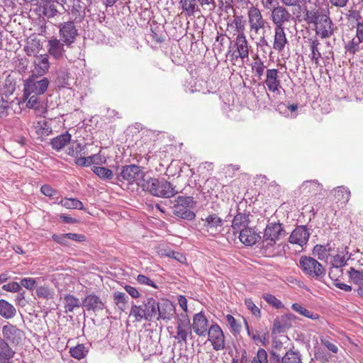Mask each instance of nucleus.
Returning <instances> with one entry per match:
<instances>
[{
    "label": "nucleus",
    "mask_w": 363,
    "mask_h": 363,
    "mask_svg": "<svg viewBox=\"0 0 363 363\" xmlns=\"http://www.w3.org/2000/svg\"><path fill=\"white\" fill-rule=\"evenodd\" d=\"M315 14L314 16L306 15V20L309 23L315 24V33L320 36L321 38H330L334 33L333 24L329 17L328 10L322 9L315 10Z\"/></svg>",
    "instance_id": "f257e3e1"
},
{
    "label": "nucleus",
    "mask_w": 363,
    "mask_h": 363,
    "mask_svg": "<svg viewBox=\"0 0 363 363\" xmlns=\"http://www.w3.org/2000/svg\"><path fill=\"white\" fill-rule=\"evenodd\" d=\"M140 185L143 190L149 191L152 195L158 197L171 198L178 193L175 186L165 179L160 180L156 178H150L143 181V183Z\"/></svg>",
    "instance_id": "f03ea898"
},
{
    "label": "nucleus",
    "mask_w": 363,
    "mask_h": 363,
    "mask_svg": "<svg viewBox=\"0 0 363 363\" xmlns=\"http://www.w3.org/2000/svg\"><path fill=\"white\" fill-rule=\"evenodd\" d=\"M231 44L230 50H228V55L232 65H236L237 62L240 61L244 63L246 60H248L251 46L246 36L236 37Z\"/></svg>",
    "instance_id": "7ed1b4c3"
},
{
    "label": "nucleus",
    "mask_w": 363,
    "mask_h": 363,
    "mask_svg": "<svg viewBox=\"0 0 363 363\" xmlns=\"http://www.w3.org/2000/svg\"><path fill=\"white\" fill-rule=\"evenodd\" d=\"M1 335V340L15 347L22 346L26 339V333L9 322L3 325Z\"/></svg>",
    "instance_id": "20e7f679"
},
{
    "label": "nucleus",
    "mask_w": 363,
    "mask_h": 363,
    "mask_svg": "<svg viewBox=\"0 0 363 363\" xmlns=\"http://www.w3.org/2000/svg\"><path fill=\"white\" fill-rule=\"evenodd\" d=\"M194 201L192 196H178L175 200L172 212L177 217L191 220L196 216L194 212L190 209L194 206Z\"/></svg>",
    "instance_id": "39448f33"
},
{
    "label": "nucleus",
    "mask_w": 363,
    "mask_h": 363,
    "mask_svg": "<svg viewBox=\"0 0 363 363\" xmlns=\"http://www.w3.org/2000/svg\"><path fill=\"white\" fill-rule=\"evenodd\" d=\"M50 81L46 77L39 79L33 74L25 81L23 94L24 95L34 94L42 96L47 91Z\"/></svg>",
    "instance_id": "423d86ee"
},
{
    "label": "nucleus",
    "mask_w": 363,
    "mask_h": 363,
    "mask_svg": "<svg viewBox=\"0 0 363 363\" xmlns=\"http://www.w3.org/2000/svg\"><path fill=\"white\" fill-rule=\"evenodd\" d=\"M299 264L303 272L312 278L320 279L325 274L323 265L311 257H301Z\"/></svg>",
    "instance_id": "0eeeda50"
},
{
    "label": "nucleus",
    "mask_w": 363,
    "mask_h": 363,
    "mask_svg": "<svg viewBox=\"0 0 363 363\" xmlns=\"http://www.w3.org/2000/svg\"><path fill=\"white\" fill-rule=\"evenodd\" d=\"M143 169L136 164L125 165L122 167L120 177L122 181L125 182L128 184H137L139 185L141 181H145L143 179L145 172Z\"/></svg>",
    "instance_id": "6e6552de"
},
{
    "label": "nucleus",
    "mask_w": 363,
    "mask_h": 363,
    "mask_svg": "<svg viewBox=\"0 0 363 363\" xmlns=\"http://www.w3.org/2000/svg\"><path fill=\"white\" fill-rule=\"evenodd\" d=\"M247 18L250 29L257 34L261 29L265 28L267 22L264 19L261 11L257 6H252L247 11Z\"/></svg>",
    "instance_id": "1a4fd4ad"
},
{
    "label": "nucleus",
    "mask_w": 363,
    "mask_h": 363,
    "mask_svg": "<svg viewBox=\"0 0 363 363\" xmlns=\"http://www.w3.org/2000/svg\"><path fill=\"white\" fill-rule=\"evenodd\" d=\"M208 340L216 351L223 350L225 347V335L218 324H212L207 332Z\"/></svg>",
    "instance_id": "9d476101"
},
{
    "label": "nucleus",
    "mask_w": 363,
    "mask_h": 363,
    "mask_svg": "<svg viewBox=\"0 0 363 363\" xmlns=\"http://www.w3.org/2000/svg\"><path fill=\"white\" fill-rule=\"evenodd\" d=\"M59 28L60 36L62 42L67 46L72 45L78 35V30L74 21L64 22L60 25Z\"/></svg>",
    "instance_id": "9b49d317"
},
{
    "label": "nucleus",
    "mask_w": 363,
    "mask_h": 363,
    "mask_svg": "<svg viewBox=\"0 0 363 363\" xmlns=\"http://www.w3.org/2000/svg\"><path fill=\"white\" fill-rule=\"evenodd\" d=\"M23 98L26 103V107L34 110L38 116H41L47 112L48 105L46 101L41 96L23 94Z\"/></svg>",
    "instance_id": "f8f14e48"
},
{
    "label": "nucleus",
    "mask_w": 363,
    "mask_h": 363,
    "mask_svg": "<svg viewBox=\"0 0 363 363\" xmlns=\"http://www.w3.org/2000/svg\"><path fill=\"white\" fill-rule=\"evenodd\" d=\"M291 14L283 6H277L272 10L271 19L274 28H284V25L289 22Z\"/></svg>",
    "instance_id": "ddd939ff"
},
{
    "label": "nucleus",
    "mask_w": 363,
    "mask_h": 363,
    "mask_svg": "<svg viewBox=\"0 0 363 363\" xmlns=\"http://www.w3.org/2000/svg\"><path fill=\"white\" fill-rule=\"evenodd\" d=\"M245 21L243 16H234L233 19L228 22L226 31L233 35H237L236 37L246 36L245 34Z\"/></svg>",
    "instance_id": "4468645a"
},
{
    "label": "nucleus",
    "mask_w": 363,
    "mask_h": 363,
    "mask_svg": "<svg viewBox=\"0 0 363 363\" xmlns=\"http://www.w3.org/2000/svg\"><path fill=\"white\" fill-rule=\"evenodd\" d=\"M264 84L270 92H279L281 85V81L279 79V71L277 69H267L266 70Z\"/></svg>",
    "instance_id": "2eb2a0df"
},
{
    "label": "nucleus",
    "mask_w": 363,
    "mask_h": 363,
    "mask_svg": "<svg viewBox=\"0 0 363 363\" xmlns=\"http://www.w3.org/2000/svg\"><path fill=\"white\" fill-rule=\"evenodd\" d=\"M192 328L199 337L205 336L208 330V320L202 313H198L193 317Z\"/></svg>",
    "instance_id": "dca6fc26"
},
{
    "label": "nucleus",
    "mask_w": 363,
    "mask_h": 363,
    "mask_svg": "<svg viewBox=\"0 0 363 363\" xmlns=\"http://www.w3.org/2000/svg\"><path fill=\"white\" fill-rule=\"evenodd\" d=\"M309 235L310 234L308 229L303 225H300L296 227L291 232L289 239L291 244H296L303 247L307 243Z\"/></svg>",
    "instance_id": "f3484780"
},
{
    "label": "nucleus",
    "mask_w": 363,
    "mask_h": 363,
    "mask_svg": "<svg viewBox=\"0 0 363 363\" xmlns=\"http://www.w3.org/2000/svg\"><path fill=\"white\" fill-rule=\"evenodd\" d=\"M202 220L204 229L210 235L217 233L219 231L218 228H221L223 225V220L216 213L208 215Z\"/></svg>",
    "instance_id": "a211bd4d"
},
{
    "label": "nucleus",
    "mask_w": 363,
    "mask_h": 363,
    "mask_svg": "<svg viewBox=\"0 0 363 363\" xmlns=\"http://www.w3.org/2000/svg\"><path fill=\"white\" fill-rule=\"evenodd\" d=\"M264 235L278 241L286 235V232L281 223H270L264 229Z\"/></svg>",
    "instance_id": "6ab92c4d"
},
{
    "label": "nucleus",
    "mask_w": 363,
    "mask_h": 363,
    "mask_svg": "<svg viewBox=\"0 0 363 363\" xmlns=\"http://www.w3.org/2000/svg\"><path fill=\"white\" fill-rule=\"evenodd\" d=\"M274 40L272 48L278 52L283 51L288 44L284 28H274Z\"/></svg>",
    "instance_id": "aec40b11"
},
{
    "label": "nucleus",
    "mask_w": 363,
    "mask_h": 363,
    "mask_svg": "<svg viewBox=\"0 0 363 363\" xmlns=\"http://www.w3.org/2000/svg\"><path fill=\"white\" fill-rule=\"evenodd\" d=\"M59 4L56 1L45 0L38 6V11L45 17L50 18L55 17L58 13L57 5Z\"/></svg>",
    "instance_id": "412c9836"
},
{
    "label": "nucleus",
    "mask_w": 363,
    "mask_h": 363,
    "mask_svg": "<svg viewBox=\"0 0 363 363\" xmlns=\"http://www.w3.org/2000/svg\"><path fill=\"white\" fill-rule=\"evenodd\" d=\"M33 64V72L39 76L44 75L50 68V62L47 55L35 56Z\"/></svg>",
    "instance_id": "4be33fe9"
},
{
    "label": "nucleus",
    "mask_w": 363,
    "mask_h": 363,
    "mask_svg": "<svg viewBox=\"0 0 363 363\" xmlns=\"http://www.w3.org/2000/svg\"><path fill=\"white\" fill-rule=\"evenodd\" d=\"M69 14L72 16V21L82 22L85 16V7L79 0L70 1Z\"/></svg>",
    "instance_id": "5701e85b"
},
{
    "label": "nucleus",
    "mask_w": 363,
    "mask_h": 363,
    "mask_svg": "<svg viewBox=\"0 0 363 363\" xmlns=\"http://www.w3.org/2000/svg\"><path fill=\"white\" fill-rule=\"evenodd\" d=\"M191 335V328L190 326L189 320L181 321L179 320L177 326V334L174 338L177 340L178 343H186L187 337Z\"/></svg>",
    "instance_id": "b1692460"
},
{
    "label": "nucleus",
    "mask_w": 363,
    "mask_h": 363,
    "mask_svg": "<svg viewBox=\"0 0 363 363\" xmlns=\"http://www.w3.org/2000/svg\"><path fill=\"white\" fill-rule=\"evenodd\" d=\"M83 305L87 311H101L104 308V303L95 294H89L86 296L84 301Z\"/></svg>",
    "instance_id": "393cba45"
},
{
    "label": "nucleus",
    "mask_w": 363,
    "mask_h": 363,
    "mask_svg": "<svg viewBox=\"0 0 363 363\" xmlns=\"http://www.w3.org/2000/svg\"><path fill=\"white\" fill-rule=\"evenodd\" d=\"M250 223L249 215L246 213H238L235 216L232 228L233 230V233L237 234L242 231V230L248 228V225Z\"/></svg>",
    "instance_id": "a878e982"
},
{
    "label": "nucleus",
    "mask_w": 363,
    "mask_h": 363,
    "mask_svg": "<svg viewBox=\"0 0 363 363\" xmlns=\"http://www.w3.org/2000/svg\"><path fill=\"white\" fill-rule=\"evenodd\" d=\"M238 233L240 242L248 246L255 245L259 238V235L251 228L242 230Z\"/></svg>",
    "instance_id": "bb28decb"
},
{
    "label": "nucleus",
    "mask_w": 363,
    "mask_h": 363,
    "mask_svg": "<svg viewBox=\"0 0 363 363\" xmlns=\"http://www.w3.org/2000/svg\"><path fill=\"white\" fill-rule=\"evenodd\" d=\"M157 313L158 318L169 320L175 313L174 306L170 301H165L160 305L158 303Z\"/></svg>",
    "instance_id": "cd10ccee"
},
{
    "label": "nucleus",
    "mask_w": 363,
    "mask_h": 363,
    "mask_svg": "<svg viewBox=\"0 0 363 363\" xmlns=\"http://www.w3.org/2000/svg\"><path fill=\"white\" fill-rule=\"evenodd\" d=\"M64 45H65L64 43H62L56 38L50 40L48 48L49 54L56 59L62 57L65 52Z\"/></svg>",
    "instance_id": "c85d7f7f"
},
{
    "label": "nucleus",
    "mask_w": 363,
    "mask_h": 363,
    "mask_svg": "<svg viewBox=\"0 0 363 363\" xmlns=\"http://www.w3.org/2000/svg\"><path fill=\"white\" fill-rule=\"evenodd\" d=\"M333 258L330 261L333 268H331L329 271V277L331 279H334V275L341 272L340 267L344 266L346 263V259L345 255L342 254H337L335 255H332Z\"/></svg>",
    "instance_id": "c756f323"
},
{
    "label": "nucleus",
    "mask_w": 363,
    "mask_h": 363,
    "mask_svg": "<svg viewBox=\"0 0 363 363\" xmlns=\"http://www.w3.org/2000/svg\"><path fill=\"white\" fill-rule=\"evenodd\" d=\"M142 306L145 313L146 320H152L157 313L158 302L153 298H148Z\"/></svg>",
    "instance_id": "7c9ffc66"
},
{
    "label": "nucleus",
    "mask_w": 363,
    "mask_h": 363,
    "mask_svg": "<svg viewBox=\"0 0 363 363\" xmlns=\"http://www.w3.org/2000/svg\"><path fill=\"white\" fill-rule=\"evenodd\" d=\"M320 45V43L317 38H311L309 40V48L311 50L309 57L316 67L320 65V59L322 57L319 48Z\"/></svg>",
    "instance_id": "2f4dec72"
},
{
    "label": "nucleus",
    "mask_w": 363,
    "mask_h": 363,
    "mask_svg": "<svg viewBox=\"0 0 363 363\" xmlns=\"http://www.w3.org/2000/svg\"><path fill=\"white\" fill-rule=\"evenodd\" d=\"M71 138L72 135L68 132H66L52 138L50 141V145L52 149L59 151L70 143Z\"/></svg>",
    "instance_id": "473e14b6"
},
{
    "label": "nucleus",
    "mask_w": 363,
    "mask_h": 363,
    "mask_svg": "<svg viewBox=\"0 0 363 363\" xmlns=\"http://www.w3.org/2000/svg\"><path fill=\"white\" fill-rule=\"evenodd\" d=\"M16 315L14 306L5 299H0V315L5 319H12Z\"/></svg>",
    "instance_id": "72a5a7b5"
},
{
    "label": "nucleus",
    "mask_w": 363,
    "mask_h": 363,
    "mask_svg": "<svg viewBox=\"0 0 363 363\" xmlns=\"http://www.w3.org/2000/svg\"><path fill=\"white\" fill-rule=\"evenodd\" d=\"M63 304L66 313L72 312L75 308H79L82 305L80 300L70 294L64 296Z\"/></svg>",
    "instance_id": "f704fd0d"
},
{
    "label": "nucleus",
    "mask_w": 363,
    "mask_h": 363,
    "mask_svg": "<svg viewBox=\"0 0 363 363\" xmlns=\"http://www.w3.org/2000/svg\"><path fill=\"white\" fill-rule=\"evenodd\" d=\"M33 128L38 138L43 139L52 133V128L49 123L45 120L38 121L33 124Z\"/></svg>",
    "instance_id": "c9c22d12"
},
{
    "label": "nucleus",
    "mask_w": 363,
    "mask_h": 363,
    "mask_svg": "<svg viewBox=\"0 0 363 363\" xmlns=\"http://www.w3.org/2000/svg\"><path fill=\"white\" fill-rule=\"evenodd\" d=\"M85 146L77 141L73 142L67 149V155L74 157L75 161L79 158H83L82 155L84 154Z\"/></svg>",
    "instance_id": "e433bc0d"
},
{
    "label": "nucleus",
    "mask_w": 363,
    "mask_h": 363,
    "mask_svg": "<svg viewBox=\"0 0 363 363\" xmlns=\"http://www.w3.org/2000/svg\"><path fill=\"white\" fill-rule=\"evenodd\" d=\"M104 161L101 155L95 154L91 156L84 157L83 158H79L78 160L75 161V163L79 166H90L93 164H101Z\"/></svg>",
    "instance_id": "4c0bfd02"
},
{
    "label": "nucleus",
    "mask_w": 363,
    "mask_h": 363,
    "mask_svg": "<svg viewBox=\"0 0 363 363\" xmlns=\"http://www.w3.org/2000/svg\"><path fill=\"white\" fill-rule=\"evenodd\" d=\"M41 49V43L40 40L37 38H29L26 45L24 47L26 53L29 55H35Z\"/></svg>",
    "instance_id": "58836bf2"
},
{
    "label": "nucleus",
    "mask_w": 363,
    "mask_h": 363,
    "mask_svg": "<svg viewBox=\"0 0 363 363\" xmlns=\"http://www.w3.org/2000/svg\"><path fill=\"white\" fill-rule=\"evenodd\" d=\"M277 242V240L263 235L262 250L266 256L270 257L274 255Z\"/></svg>",
    "instance_id": "ea45409f"
},
{
    "label": "nucleus",
    "mask_w": 363,
    "mask_h": 363,
    "mask_svg": "<svg viewBox=\"0 0 363 363\" xmlns=\"http://www.w3.org/2000/svg\"><path fill=\"white\" fill-rule=\"evenodd\" d=\"M334 197L337 202L347 203L350 198V191L344 186H338L334 189Z\"/></svg>",
    "instance_id": "a19ab883"
},
{
    "label": "nucleus",
    "mask_w": 363,
    "mask_h": 363,
    "mask_svg": "<svg viewBox=\"0 0 363 363\" xmlns=\"http://www.w3.org/2000/svg\"><path fill=\"white\" fill-rule=\"evenodd\" d=\"M252 72L259 79L263 75L264 69L266 68L264 62L259 57L258 55L254 57V61L252 63Z\"/></svg>",
    "instance_id": "79ce46f5"
},
{
    "label": "nucleus",
    "mask_w": 363,
    "mask_h": 363,
    "mask_svg": "<svg viewBox=\"0 0 363 363\" xmlns=\"http://www.w3.org/2000/svg\"><path fill=\"white\" fill-rule=\"evenodd\" d=\"M128 296L124 292L116 291L113 294V301L118 308L124 311L127 308Z\"/></svg>",
    "instance_id": "37998d69"
},
{
    "label": "nucleus",
    "mask_w": 363,
    "mask_h": 363,
    "mask_svg": "<svg viewBox=\"0 0 363 363\" xmlns=\"http://www.w3.org/2000/svg\"><path fill=\"white\" fill-rule=\"evenodd\" d=\"M281 363H302L301 355L297 351L289 350L282 357Z\"/></svg>",
    "instance_id": "c03bdc74"
},
{
    "label": "nucleus",
    "mask_w": 363,
    "mask_h": 363,
    "mask_svg": "<svg viewBox=\"0 0 363 363\" xmlns=\"http://www.w3.org/2000/svg\"><path fill=\"white\" fill-rule=\"evenodd\" d=\"M58 203L67 209L82 210L84 208L82 202L73 198H65L62 199Z\"/></svg>",
    "instance_id": "a18cd8bd"
},
{
    "label": "nucleus",
    "mask_w": 363,
    "mask_h": 363,
    "mask_svg": "<svg viewBox=\"0 0 363 363\" xmlns=\"http://www.w3.org/2000/svg\"><path fill=\"white\" fill-rule=\"evenodd\" d=\"M301 2L304 6L306 15L309 13L312 16L315 14V10L320 8V0H301Z\"/></svg>",
    "instance_id": "49530a36"
},
{
    "label": "nucleus",
    "mask_w": 363,
    "mask_h": 363,
    "mask_svg": "<svg viewBox=\"0 0 363 363\" xmlns=\"http://www.w3.org/2000/svg\"><path fill=\"white\" fill-rule=\"evenodd\" d=\"M70 355L77 359H84L88 353V350L83 344H78L69 349Z\"/></svg>",
    "instance_id": "de8ad7c7"
},
{
    "label": "nucleus",
    "mask_w": 363,
    "mask_h": 363,
    "mask_svg": "<svg viewBox=\"0 0 363 363\" xmlns=\"http://www.w3.org/2000/svg\"><path fill=\"white\" fill-rule=\"evenodd\" d=\"M313 254L320 260L327 259L328 256L333 255L331 247L317 245L313 248Z\"/></svg>",
    "instance_id": "09e8293b"
},
{
    "label": "nucleus",
    "mask_w": 363,
    "mask_h": 363,
    "mask_svg": "<svg viewBox=\"0 0 363 363\" xmlns=\"http://www.w3.org/2000/svg\"><path fill=\"white\" fill-rule=\"evenodd\" d=\"M179 4H181L183 11H184L188 16L194 15L197 7V0H180Z\"/></svg>",
    "instance_id": "8fccbe9b"
},
{
    "label": "nucleus",
    "mask_w": 363,
    "mask_h": 363,
    "mask_svg": "<svg viewBox=\"0 0 363 363\" xmlns=\"http://www.w3.org/2000/svg\"><path fill=\"white\" fill-rule=\"evenodd\" d=\"M130 316L133 317L134 320L136 322H140L143 319L146 320V316L145 313H144L143 306L142 305H132L130 311Z\"/></svg>",
    "instance_id": "3c124183"
},
{
    "label": "nucleus",
    "mask_w": 363,
    "mask_h": 363,
    "mask_svg": "<svg viewBox=\"0 0 363 363\" xmlns=\"http://www.w3.org/2000/svg\"><path fill=\"white\" fill-rule=\"evenodd\" d=\"M13 348L16 347L1 340V337H0V357H14L16 352Z\"/></svg>",
    "instance_id": "603ef678"
},
{
    "label": "nucleus",
    "mask_w": 363,
    "mask_h": 363,
    "mask_svg": "<svg viewBox=\"0 0 363 363\" xmlns=\"http://www.w3.org/2000/svg\"><path fill=\"white\" fill-rule=\"evenodd\" d=\"M36 295L40 298L52 299L54 298L55 291L48 286H40L36 289Z\"/></svg>",
    "instance_id": "864d4df0"
},
{
    "label": "nucleus",
    "mask_w": 363,
    "mask_h": 363,
    "mask_svg": "<svg viewBox=\"0 0 363 363\" xmlns=\"http://www.w3.org/2000/svg\"><path fill=\"white\" fill-rule=\"evenodd\" d=\"M268 354L264 348H259L251 363H268Z\"/></svg>",
    "instance_id": "5fc2aeb1"
},
{
    "label": "nucleus",
    "mask_w": 363,
    "mask_h": 363,
    "mask_svg": "<svg viewBox=\"0 0 363 363\" xmlns=\"http://www.w3.org/2000/svg\"><path fill=\"white\" fill-rule=\"evenodd\" d=\"M350 279L356 284L360 285L363 284V271L356 270L350 268L348 272Z\"/></svg>",
    "instance_id": "6e6d98bb"
},
{
    "label": "nucleus",
    "mask_w": 363,
    "mask_h": 363,
    "mask_svg": "<svg viewBox=\"0 0 363 363\" xmlns=\"http://www.w3.org/2000/svg\"><path fill=\"white\" fill-rule=\"evenodd\" d=\"M362 42L358 38H354L347 44H346L345 49L346 52H349L350 54L354 55L359 50V45Z\"/></svg>",
    "instance_id": "4d7b16f0"
},
{
    "label": "nucleus",
    "mask_w": 363,
    "mask_h": 363,
    "mask_svg": "<svg viewBox=\"0 0 363 363\" xmlns=\"http://www.w3.org/2000/svg\"><path fill=\"white\" fill-rule=\"evenodd\" d=\"M94 172L101 179H110L113 177L112 171L104 167H94Z\"/></svg>",
    "instance_id": "13d9d810"
},
{
    "label": "nucleus",
    "mask_w": 363,
    "mask_h": 363,
    "mask_svg": "<svg viewBox=\"0 0 363 363\" xmlns=\"http://www.w3.org/2000/svg\"><path fill=\"white\" fill-rule=\"evenodd\" d=\"M262 298L269 305L273 307L279 309L283 308V304L280 300L277 298L274 295L270 294H264L262 295Z\"/></svg>",
    "instance_id": "bf43d9fd"
},
{
    "label": "nucleus",
    "mask_w": 363,
    "mask_h": 363,
    "mask_svg": "<svg viewBox=\"0 0 363 363\" xmlns=\"http://www.w3.org/2000/svg\"><path fill=\"white\" fill-rule=\"evenodd\" d=\"M225 318L231 330L235 333H239L242 328L240 323L230 314L226 315Z\"/></svg>",
    "instance_id": "052dcab7"
},
{
    "label": "nucleus",
    "mask_w": 363,
    "mask_h": 363,
    "mask_svg": "<svg viewBox=\"0 0 363 363\" xmlns=\"http://www.w3.org/2000/svg\"><path fill=\"white\" fill-rule=\"evenodd\" d=\"M245 304L248 310L256 317H260V309L255 305L252 298H248L245 300Z\"/></svg>",
    "instance_id": "680f3d73"
},
{
    "label": "nucleus",
    "mask_w": 363,
    "mask_h": 363,
    "mask_svg": "<svg viewBox=\"0 0 363 363\" xmlns=\"http://www.w3.org/2000/svg\"><path fill=\"white\" fill-rule=\"evenodd\" d=\"M321 344H323L329 351L333 353H337L338 347L330 341L328 337H322L320 338Z\"/></svg>",
    "instance_id": "e2e57ef3"
},
{
    "label": "nucleus",
    "mask_w": 363,
    "mask_h": 363,
    "mask_svg": "<svg viewBox=\"0 0 363 363\" xmlns=\"http://www.w3.org/2000/svg\"><path fill=\"white\" fill-rule=\"evenodd\" d=\"M288 317L286 315H282L280 318H277L274 322V327L277 330L279 333L284 332L285 330V325L284 323L286 322Z\"/></svg>",
    "instance_id": "0e129e2a"
},
{
    "label": "nucleus",
    "mask_w": 363,
    "mask_h": 363,
    "mask_svg": "<svg viewBox=\"0 0 363 363\" xmlns=\"http://www.w3.org/2000/svg\"><path fill=\"white\" fill-rule=\"evenodd\" d=\"M303 187L304 189L307 190V192H310L311 191H320L321 190L320 184L315 181L305 182Z\"/></svg>",
    "instance_id": "69168bd1"
},
{
    "label": "nucleus",
    "mask_w": 363,
    "mask_h": 363,
    "mask_svg": "<svg viewBox=\"0 0 363 363\" xmlns=\"http://www.w3.org/2000/svg\"><path fill=\"white\" fill-rule=\"evenodd\" d=\"M2 289L9 292H19L21 289V286L18 282L13 281L3 285Z\"/></svg>",
    "instance_id": "338daca9"
},
{
    "label": "nucleus",
    "mask_w": 363,
    "mask_h": 363,
    "mask_svg": "<svg viewBox=\"0 0 363 363\" xmlns=\"http://www.w3.org/2000/svg\"><path fill=\"white\" fill-rule=\"evenodd\" d=\"M40 192L50 198L52 197L53 196L56 195L57 190L53 189L51 186L48 184H44L40 188Z\"/></svg>",
    "instance_id": "774afa93"
}]
</instances>
